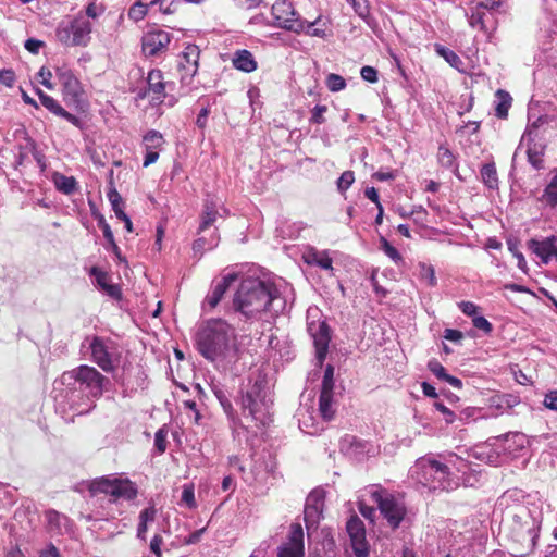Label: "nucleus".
<instances>
[{
  "mask_svg": "<svg viewBox=\"0 0 557 557\" xmlns=\"http://www.w3.org/2000/svg\"><path fill=\"white\" fill-rule=\"evenodd\" d=\"M210 389L213 393V395L215 396V398L219 400L225 414L230 419L234 420L236 413H235V410H234L232 401H231V393H230L228 388L221 382L212 380L210 383Z\"/></svg>",
  "mask_w": 557,
  "mask_h": 557,
  "instance_id": "obj_24",
  "label": "nucleus"
},
{
  "mask_svg": "<svg viewBox=\"0 0 557 557\" xmlns=\"http://www.w3.org/2000/svg\"><path fill=\"white\" fill-rule=\"evenodd\" d=\"M437 160L441 166L453 170L456 175H458V164L456 160V156L453 151L445 145H441L437 151Z\"/></svg>",
  "mask_w": 557,
  "mask_h": 557,
  "instance_id": "obj_35",
  "label": "nucleus"
},
{
  "mask_svg": "<svg viewBox=\"0 0 557 557\" xmlns=\"http://www.w3.org/2000/svg\"><path fill=\"white\" fill-rule=\"evenodd\" d=\"M546 120H547V116H540L535 122H533L532 124H529L527 126V129L524 131V133H523V135L521 137L520 144H519L517 150L513 153L512 162L516 161V158L518 156V151H519L520 147L527 141L528 162L535 170H541V169L544 168L543 156H544V151H545V146L542 145V144L535 143L533 134H534V131L541 124L546 122Z\"/></svg>",
  "mask_w": 557,
  "mask_h": 557,
  "instance_id": "obj_12",
  "label": "nucleus"
},
{
  "mask_svg": "<svg viewBox=\"0 0 557 557\" xmlns=\"http://www.w3.org/2000/svg\"><path fill=\"white\" fill-rule=\"evenodd\" d=\"M411 479L430 491H453L460 485V479L444 461L431 456L419 458L410 468Z\"/></svg>",
  "mask_w": 557,
  "mask_h": 557,
  "instance_id": "obj_4",
  "label": "nucleus"
},
{
  "mask_svg": "<svg viewBox=\"0 0 557 557\" xmlns=\"http://www.w3.org/2000/svg\"><path fill=\"white\" fill-rule=\"evenodd\" d=\"M91 23L82 15L70 21H62L57 29V39L67 47H86L90 41Z\"/></svg>",
  "mask_w": 557,
  "mask_h": 557,
  "instance_id": "obj_8",
  "label": "nucleus"
},
{
  "mask_svg": "<svg viewBox=\"0 0 557 557\" xmlns=\"http://www.w3.org/2000/svg\"><path fill=\"white\" fill-rule=\"evenodd\" d=\"M543 405L549 410L557 411V389L548 391L545 394Z\"/></svg>",
  "mask_w": 557,
  "mask_h": 557,
  "instance_id": "obj_61",
  "label": "nucleus"
},
{
  "mask_svg": "<svg viewBox=\"0 0 557 557\" xmlns=\"http://www.w3.org/2000/svg\"><path fill=\"white\" fill-rule=\"evenodd\" d=\"M26 148H29V151L33 153L37 164L41 168V170H45V156L40 151H38L36 141L33 140L32 138H27Z\"/></svg>",
  "mask_w": 557,
  "mask_h": 557,
  "instance_id": "obj_54",
  "label": "nucleus"
},
{
  "mask_svg": "<svg viewBox=\"0 0 557 557\" xmlns=\"http://www.w3.org/2000/svg\"><path fill=\"white\" fill-rule=\"evenodd\" d=\"M545 264L557 262V246H529Z\"/></svg>",
  "mask_w": 557,
  "mask_h": 557,
  "instance_id": "obj_39",
  "label": "nucleus"
},
{
  "mask_svg": "<svg viewBox=\"0 0 557 557\" xmlns=\"http://www.w3.org/2000/svg\"><path fill=\"white\" fill-rule=\"evenodd\" d=\"M428 369L440 380L445 381L448 376L446 369L436 359H432L428 363Z\"/></svg>",
  "mask_w": 557,
  "mask_h": 557,
  "instance_id": "obj_55",
  "label": "nucleus"
},
{
  "mask_svg": "<svg viewBox=\"0 0 557 557\" xmlns=\"http://www.w3.org/2000/svg\"><path fill=\"white\" fill-rule=\"evenodd\" d=\"M90 351V360L107 373L114 372L120 363L121 354L117 344L101 336H88L85 338Z\"/></svg>",
  "mask_w": 557,
  "mask_h": 557,
  "instance_id": "obj_6",
  "label": "nucleus"
},
{
  "mask_svg": "<svg viewBox=\"0 0 557 557\" xmlns=\"http://www.w3.org/2000/svg\"><path fill=\"white\" fill-rule=\"evenodd\" d=\"M301 228L302 227L299 223L286 221L281 224L278 231L282 234L283 239L294 240L298 238Z\"/></svg>",
  "mask_w": 557,
  "mask_h": 557,
  "instance_id": "obj_41",
  "label": "nucleus"
},
{
  "mask_svg": "<svg viewBox=\"0 0 557 557\" xmlns=\"http://www.w3.org/2000/svg\"><path fill=\"white\" fill-rule=\"evenodd\" d=\"M346 530L350 539V545L357 557H367L369 544L366 539L364 524L360 518L352 516L346 523Z\"/></svg>",
  "mask_w": 557,
  "mask_h": 557,
  "instance_id": "obj_17",
  "label": "nucleus"
},
{
  "mask_svg": "<svg viewBox=\"0 0 557 557\" xmlns=\"http://www.w3.org/2000/svg\"><path fill=\"white\" fill-rule=\"evenodd\" d=\"M36 94L41 106L45 107L49 112L66 120L79 129L84 128V122L78 116L67 112L53 97L47 95L40 89H37Z\"/></svg>",
  "mask_w": 557,
  "mask_h": 557,
  "instance_id": "obj_21",
  "label": "nucleus"
},
{
  "mask_svg": "<svg viewBox=\"0 0 557 557\" xmlns=\"http://www.w3.org/2000/svg\"><path fill=\"white\" fill-rule=\"evenodd\" d=\"M45 516L51 533L64 534L72 531V521L66 516L53 509L47 510Z\"/></svg>",
  "mask_w": 557,
  "mask_h": 557,
  "instance_id": "obj_25",
  "label": "nucleus"
},
{
  "mask_svg": "<svg viewBox=\"0 0 557 557\" xmlns=\"http://www.w3.org/2000/svg\"><path fill=\"white\" fill-rule=\"evenodd\" d=\"M384 253L397 265H404L405 261L395 246H382Z\"/></svg>",
  "mask_w": 557,
  "mask_h": 557,
  "instance_id": "obj_60",
  "label": "nucleus"
},
{
  "mask_svg": "<svg viewBox=\"0 0 557 557\" xmlns=\"http://www.w3.org/2000/svg\"><path fill=\"white\" fill-rule=\"evenodd\" d=\"M88 273L94 286L97 289L112 299H121V287L117 284L112 283V276L110 272L103 270L100 267H91Z\"/></svg>",
  "mask_w": 557,
  "mask_h": 557,
  "instance_id": "obj_20",
  "label": "nucleus"
},
{
  "mask_svg": "<svg viewBox=\"0 0 557 557\" xmlns=\"http://www.w3.org/2000/svg\"><path fill=\"white\" fill-rule=\"evenodd\" d=\"M181 502L189 509H195L197 507L194 484L189 483L183 485Z\"/></svg>",
  "mask_w": 557,
  "mask_h": 557,
  "instance_id": "obj_46",
  "label": "nucleus"
},
{
  "mask_svg": "<svg viewBox=\"0 0 557 557\" xmlns=\"http://www.w3.org/2000/svg\"><path fill=\"white\" fill-rule=\"evenodd\" d=\"M325 84L332 92L341 91L346 87V81L344 77L334 73L326 76Z\"/></svg>",
  "mask_w": 557,
  "mask_h": 557,
  "instance_id": "obj_48",
  "label": "nucleus"
},
{
  "mask_svg": "<svg viewBox=\"0 0 557 557\" xmlns=\"http://www.w3.org/2000/svg\"><path fill=\"white\" fill-rule=\"evenodd\" d=\"M240 274L236 271H227L222 274L221 278L214 281L211 292L203 300V309H214L230 286L239 278Z\"/></svg>",
  "mask_w": 557,
  "mask_h": 557,
  "instance_id": "obj_19",
  "label": "nucleus"
},
{
  "mask_svg": "<svg viewBox=\"0 0 557 557\" xmlns=\"http://www.w3.org/2000/svg\"><path fill=\"white\" fill-rule=\"evenodd\" d=\"M107 197L111 203L112 210L114 211L117 219L126 218V213L124 212V201L121 195L117 193L113 182L111 181L107 190Z\"/></svg>",
  "mask_w": 557,
  "mask_h": 557,
  "instance_id": "obj_36",
  "label": "nucleus"
},
{
  "mask_svg": "<svg viewBox=\"0 0 557 557\" xmlns=\"http://www.w3.org/2000/svg\"><path fill=\"white\" fill-rule=\"evenodd\" d=\"M304 260L309 265H315L323 270H330V271L333 270V267H332L333 261L329 255V251H326V250L319 251V250L314 249L313 247H311L304 255Z\"/></svg>",
  "mask_w": 557,
  "mask_h": 557,
  "instance_id": "obj_26",
  "label": "nucleus"
},
{
  "mask_svg": "<svg viewBox=\"0 0 557 557\" xmlns=\"http://www.w3.org/2000/svg\"><path fill=\"white\" fill-rule=\"evenodd\" d=\"M444 463L449 466V471L454 472L460 480V474L463 475L471 470L468 459L451 453L444 457Z\"/></svg>",
  "mask_w": 557,
  "mask_h": 557,
  "instance_id": "obj_30",
  "label": "nucleus"
},
{
  "mask_svg": "<svg viewBox=\"0 0 557 557\" xmlns=\"http://www.w3.org/2000/svg\"><path fill=\"white\" fill-rule=\"evenodd\" d=\"M348 3L351 4L355 13L361 17L362 20H366L369 15V3L368 0H346Z\"/></svg>",
  "mask_w": 557,
  "mask_h": 557,
  "instance_id": "obj_52",
  "label": "nucleus"
},
{
  "mask_svg": "<svg viewBox=\"0 0 557 557\" xmlns=\"http://www.w3.org/2000/svg\"><path fill=\"white\" fill-rule=\"evenodd\" d=\"M334 391H321L319 397V412L324 421H330L335 414Z\"/></svg>",
  "mask_w": 557,
  "mask_h": 557,
  "instance_id": "obj_28",
  "label": "nucleus"
},
{
  "mask_svg": "<svg viewBox=\"0 0 557 557\" xmlns=\"http://www.w3.org/2000/svg\"><path fill=\"white\" fill-rule=\"evenodd\" d=\"M461 312L472 319L478 315L479 307L472 301H461L458 304Z\"/></svg>",
  "mask_w": 557,
  "mask_h": 557,
  "instance_id": "obj_62",
  "label": "nucleus"
},
{
  "mask_svg": "<svg viewBox=\"0 0 557 557\" xmlns=\"http://www.w3.org/2000/svg\"><path fill=\"white\" fill-rule=\"evenodd\" d=\"M216 216H218V211H216L215 207L212 203L211 205L206 203L205 211H203V214L201 218V223L199 226V232H203L208 227L213 225V223L216 220Z\"/></svg>",
  "mask_w": 557,
  "mask_h": 557,
  "instance_id": "obj_42",
  "label": "nucleus"
},
{
  "mask_svg": "<svg viewBox=\"0 0 557 557\" xmlns=\"http://www.w3.org/2000/svg\"><path fill=\"white\" fill-rule=\"evenodd\" d=\"M511 532L516 541L535 545L541 525V517L533 516L525 506L513 507L509 510Z\"/></svg>",
  "mask_w": 557,
  "mask_h": 557,
  "instance_id": "obj_7",
  "label": "nucleus"
},
{
  "mask_svg": "<svg viewBox=\"0 0 557 557\" xmlns=\"http://www.w3.org/2000/svg\"><path fill=\"white\" fill-rule=\"evenodd\" d=\"M91 495L99 493L108 494L115 499H134L137 496V487L129 479L101 476L89 484Z\"/></svg>",
  "mask_w": 557,
  "mask_h": 557,
  "instance_id": "obj_9",
  "label": "nucleus"
},
{
  "mask_svg": "<svg viewBox=\"0 0 557 557\" xmlns=\"http://www.w3.org/2000/svg\"><path fill=\"white\" fill-rule=\"evenodd\" d=\"M319 315V310L317 308L308 310V332L313 339V344L315 347V356L320 364L323 363L327 351L329 344L331 341V331L329 325L324 320H315L314 318Z\"/></svg>",
  "mask_w": 557,
  "mask_h": 557,
  "instance_id": "obj_11",
  "label": "nucleus"
},
{
  "mask_svg": "<svg viewBox=\"0 0 557 557\" xmlns=\"http://www.w3.org/2000/svg\"><path fill=\"white\" fill-rule=\"evenodd\" d=\"M320 21V17L313 22H307L305 20V29L302 32L312 37L324 38L326 36L325 29L318 27Z\"/></svg>",
  "mask_w": 557,
  "mask_h": 557,
  "instance_id": "obj_49",
  "label": "nucleus"
},
{
  "mask_svg": "<svg viewBox=\"0 0 557 557\" xmlns=\"http://www.w3.org/2000/svg\"><path fill=\"white\" fill-rule=\"evenodd\" d=\"M321 391H334V368L331 364L325 368Z\"/></svg>",
  "mask_w": 557,
  "mask_h": 557,
  "instance_id": "obj_53",
  "label": "nucleus"
},
{
  "mask_svg": "<svg viewBox=\"0 0 557 557\" xmlns=\"http://www.w3.org/2000/svg\"><path fill=\"white\" fill-rule=\"evenodd\" d=\"M272 15L275 20L273 25L276 27L296 34H300L305 29V20L295 11L293 3L287 0H276L272 5Z\"/></svg>",
  "mask_w": 557,
  "mask_h": 557,
  "instance_id": "obj_13",
  "label": "nucleus"
},
{
  "mask_svg": "<svg viewBox=\"0 0 557 557\" xmlns=\"http://www.w3.org/2000/svg\"><path fill=\"white\" fill-rule=\"evenodd\" d=\"M232 63L236 70L245 73H251L257 69V61L253 54L246 49L235 51Z\"/></svg>",
  "mask_w": 557,
  "mask_h": 557,
  "instance_id": "obj_27",
  "label": "nucleus"
},
{
  "mask_svg": "<svg viewBox=\"0 0 557 557\" xmlns=\"http://www.w3.org/2000/svg\"><path fill=\"white\" fill-rule=\"evenodd\" d=\"M525 498V493L522 490L519 488H510L507 490L502 497L499 498L500 505H506L509 507L510 505H516L515 507L521 506L520 503H522Z\"/></svg>",
  "mask_w": 557,
  "mask_h": 557,
  "instance_id": "obj_40",
  "label": "nucleus"
},
{
  "mask_svg": "<svg viewBox=\"0 0 557 557\" xmlns=\"http://www.w3.org/2000/svg\"><path fill=\"white\" fill-rule=\"evenodd\" d=\"M512 98L509 92L498 89L495 94V115L498 119H507L508 111L511 107Z\"/></svg>",
  "mask_w": 557,
  "mask_h": 557,
  "instance_id": "obj_33",
  "label": "nucleus"
},
{
  "mask_svg": "<svg viewBox=\"0 0 557 557\" xmlns=\"http://www.w3.org/2000/svg\"><path fill=\"white\" fill-rule=\"evenodd\" d=\"M368 443L359 441L355 437L350 438L349 448L347 453L357 459H360L364 454L369 453Z\"/></svg>",
  "mask_w": 557,
  "mask_h": 557,
  "instance_id": "obj_45",
  "label": "nucleus"
},
{
  "mask_svg": "<svg viewBox=\"0 0 557 557\" xmlns=\"http://www.w3.org/2000/svg\"><path fill=\"white\" fill-rule=\"evenodd\" d=\"M480 174L487 188L495 189L498 187V176L494 162L483 164Z\"/></svg>",
  "mask_w": 557,
  "mask_h": 557,
  "instance_id": "obj_38",
  "label": "nucleus"
},
{
  "mask_svg": "<svg viewBox=\"0 0 557 557\" xmlns=\"http://www.w3.org/2000/svg\"><path fill=\"white\" fill-rule=\"evenodd\" d=\"M55 186L58 190L70 195L76 189V180L73 176L59 175L55 178Z\"/></svg>",
  "mask_w": 557,
  "mask_h": 557,
  "instance_id": "obj_44",
  "label": "nucleus"
},
{
  "mask_svg": "<svg viewBox=\"0 0 557 557\" xmlns=\"http://www.w3.org/2000/svg\"><path fill=\"white\" fill-rule=\"evenodd\" d=\"M469 25L473 28H479L482 32H487V21L492 17L491 13L485 12L480 9V7L474 5L471 9L470 14L467 13Z\"/></svg>",
  "mask_w": 557,
  "mask_h": 557,
  "instance_id": "obj_34",
  "label": "nucleus"
},
{
  "mask_svg": "<svg viewBox=\"0 0 557 557\" xmlns=\"http://www.w3.org/2000/svg\"><path fill=\"white\" fill-rule=\"evenodd\" d=\"M195 345L199 354L211 362L235 360L239 346L235 327L221 318L208 319L199 324Z\"/></svg>",
  "mask_w": 557,
  "mask_h": 557,
  "instance_id": "obj_2",
  "label": "nucleus"
},
{
  "mask_svg": "<svg viewBox=\"0 0 557 557\" xmlns=\"http://www.w3.org/2000/svg\"><path fill=\"white\" fill-rule=\"evenodd\" d=\"M63 383L71 384L74 382L78 385V391L85 394L82 403H76L75 397L77 392L71 393L70 408L75 414L88 413L95 408V400L100 398L103 394L106 386L109 384V379L101 374L96 368L87 364H81L62 374Z\"/></svg>",
  "mask_w": 557,
  "mask_h": 557,
  "instance_id": "obj_3",
  "label": "nucleus"
},
{
  "mask_svg": "<svg viewBox=\"0 0 557 557\" xmlns=\"http://www.w3.org/2000/svg\"><path fill=\"white\" fill-rule=\"evenodd\" d=\"M277 557H305L304 531L299 523H293L287 540L277 548Z\"/></svg>",
  "mask_w": 557,
  "mask_h": 557,
  "instance_id": "obj_18",
  "label": "nucleus"
},
{
  "mask_svg": "<svg viewBox=\"0 0 557 557\" xmlns=\"http://www.w3.org/2000/svg\"><path fill=\"white\" fill-rule=\"evenodd\" d=\"M418 267L420 280L424 281L429 286H435L437 281L433 265L420 262Z\"/></svg>",
  "mask_w": 557,
  "mask_h": 557,
  "instance_id": "obj_43",
  "label": "nucleus"
},
{
  "mask_svg": "<svg viewBox=\"0 0 557 557\" xmlns=\"http://www.w3.org/2000/svg\"><path fill=\"white\" fill-rule=\"evenodd\" d=\"M171 33L162 29L150 30L141 37V51L146 58L161 55L170 45Z\"/></svg>",
  "mask_w": 557,
  "mask_h": 557,
  "instance_id": "obj_15",
  "label": "nucleus"
},
{
  "mask_svg": "<svg viewBox=\"0 0 557 557\" xmlns=\"http://www.w3.org/2000/svg\"><path fill=\"white\" fill-rule=\"evenodd\" d=\"M475 5L480 7V9L484 10L485 12L488 11V13H493L496 11H499V9L503 5L502 0H476Z\"/></svg>",
  "mask_w": 557,
  "mask_h": 557,
  "instance_id": "obj_56",
  "label": "nucleus"
},
{
  "mask_svg": "<svg viewBox=\"0 0 557 557\" xmlns=\"http://www.w3.org/2000/svg\"><path fill=\"white\" fill-rule=\"evenodd\" d=\"M371 498L388 524L393 529L398 528L406 513L405 505L394 495L382 488L373 490Z\"/></svg>",
  "mask_w": 557,
  "mask_h": 557,
  "instance_id": "obj_10",
  "label": "nucleus"
},
{
  "mask_svg": "<svg viewBox=\"0 0 557 557\" xmlns=\"http://www.w3.org/2000/svg\"><path fill=\"white\" fill-rule=\"evenodd\" d=\"M360 75L363 81L372 84L379 81L377 70L370 65L362 66L360 70Z\"/></svg>",
  "mask_w": 557,
  "mask_h": 557,
  "instance_id": "obj_59",
  "label": "nucleus"
},
{
  "mask_svg": "<svg viewBox=\"0 0 557 557\" xmlns=\"http://www.w3.org/2000/svg\"><path fill=\"white\" fill-rule=\"evenodd\" d=\"M550 180L546 185L540 201L544 203L546 207L556 208L557 207V169L550 171Z\"/></svg>",
  "mask_w": 557,
  "mask_h": 557,
  "instance_id": "obj_29",
  "label": "nucleus"
},
{
  "mask_svg": "<svg viewBox=\"0 0 557 557\" xmlns=\"http://www.w3.org/2000/svg\"><path fill=\"white\" fill-rule=\"evenodd\" d=\"M166 435L168 432L164 429H159L154 434V447L159 454H163L166 450Z\"/></svg>",
  "mask_w": 557,
  "mask_h": 557,
  "instance_id": "obj_57",
  "label": "nucleus"
},
{
  "mask_svg": "<svg viewBox=\"0 0 557 557\" xmlns=\"http://www.w3.org/2000/svg\"><path fill=\"white\" fill-rule=\"evenodd\" d=\"M147 86H148V88L140 91L138 94V97L140 99H143L147 96L148 92H151L153 95L152 100L158 104L162 103L164 101V99L166 98V94H165L166 83L164 82L163 74L160 70L154 69L148 73Z\"/></svg>",
  "mask_w": 557,
  "mask_h": 557,
  "instance_id": "obj_22",
  "label": "nucleus"
},
{
  "mask_svg": "<svg viewBox=\"0 0 557 557\" xmlns=\"http://www.w3.org/2000/svg\"><path fill=\"white\" fill-rule=\"evenodd\" d=\"M472 324L475 329L483 331L485 334H490L493 331L492 323L479 314L472 319Z\"/></svg>",
  "mask_w": 557,
  "mask_h": 557,
  "instance_id": "obj_58",
  "label": "nucleus"
},
{
  "mask_svg": "<svg viewBox=\"0 0 557 557\" xmlns=\"http://www.w3.org/2000/svg\"><path fill=\"white\" fill-rule=\"evenodd\" d=\"M355 182V174L352 171H345L338 177L336 185L339 193H345Z\"/></svg>",
  "mask_w": 557,
  "mask_h": 557,
  "instance_id": "obj_50",
  "label": "nucleus"
},
{
  "mask_svg": "<svg viewBox=\"0 0 557 557\" xmlns=\"http://www.w3.org/2000/svg\"><path fill=\"white\" fill-rule=\"evenodd\" d=\"M200 49L196 45H188L178 54L177 67L181 72V82L190 84L198 72Z\"/></svg>",
  "mask_w": 557,
  "mask_h": 557,
  "instance_id": "obj_16",
  "label": "nucleus"
},
{
  "mask_svg": "<svg viewBox=\"0 0 557 557\" xmlns=\"http://www.w3.org/2000/svg\"><path fill=\"white\" fill-rule=\"evenodd\" d=\"M271 404L265 382L261 379L250 384L240 398L243 412H248L261 425H267L270 422Z\"/></svg>",
  "mask_w": 557,
  "mask_h": 557,
  "instance_id": "obj_5",
  "label": "nucleus"
},
{
  "mask_svg": "<svg viewBox=\"0 0 557 557\" xmlns=\"http://www.w3.org/2000/svg\"><path fill=\"white\" fill-rule=\"evenodd\" d=\"M473 457L478 460L490 465H496L499 459V455L495 453L488 445H478L468 453V458Z\"/></svg>",
  "mask_w": 557,
  "mask_h": 557,
  "instance_id": "obj_32",
  "label": "nucleus"
},
{
  "mask_svg": "<svg viewBox=\"0 0 557 557\" xmlns=\"http://www.w3.org/2000/svg\"><path fill=\"white\" fill-rule=\"evenodd\" d=\"M325 112H327V107L325 104H317L311 110V116L309 119V123L317 124V125L325 123V121H326L324 117Z\"/></svg>",
  "mask_w": 557,
  "mask_h": 557,
  "instance_id": "obj_51",
  "label": "nucleus"
},
{
  "mask_svg": "<svg viewBox=\"0 0 557 557\" xmlns=\"http://www.w3.org/2000/svg\"><path fill=\"white\" fill-rule=\"evenodd\" d=\"M509 251L512 253V256L517 259V265L518 268L523 272H528V264L523 257V255L518 250V246H508Z\"/></svg>",
  "mask_w": 557,
  "mask_h": 557,
  "instance_id": "obj_64",
  "label": "nucleus"
},
{
  "mask_svg": "<svg viewBox=\"0 0 557 557\" xmlns=\"http://www.w3.org/2000/svg\"><path fill=\"white\" fill-rule=\"evenodd\" d=\"M15 73L11 69L0 70V83L7 87H12L15 83Z\"/></svg>",
  "mask_w": 557,
  "mask_h": 557,
  "instance_id": "obj_63",
  "label": "nucleus"
},
{
  "mask_svg": "<svg viewBox=\"0 0 557 557\" xmlns=\"http://www.w3.org/2000/svg\"><path fill=\"white\" fill-rule=\"evenodd\" d=\"M323 498L322 491H313L308 495L304 510L307 527L319 521L323 510Z\"/></svg>",
  "mask_w": 557,
  "mask_h": 557,
  "instance_id": "obj_23",
  "label": "nucleus"
},
{
  "mask_svg": "<svg viewBox=\"0 0 557 557\" xmlns=\"http://www.w3.org/2000/svg\"><path fill=\"white\" fill-rule=\"evenodd\" d=\"M148 12V4L141 1L135 2L128 10V17L135 22L141 21Z\"/></svg>",
  "mask_w": 557,
  "mask_h": 557,
  "instance_id": "obj_47",
  "label": "nucleus"
},
{
  "mask_svg": "<svg viewBox=\"0 0 557 557\" xmlns=\"http://www.w3.org/2000/svg\"><path fill=\"white\" fill-rule=\"evenodd\" d=\"M55 75L62 85L63 100L67 106L81 108L83 102V87L73 71L66 66L55 69Z\"/></svg>",
  "mask_w": 557,
  "mask_h": 557,
  "instance_id": "obj_14",
  "label": "nucleus"
},
{
  "mask_svg": "<svg viewBox=\"0 0 557 557\" xmlns=\"http://www.w3.org/2000/svg\"><path fill=\"white\" fill-rule=\"evenodd\" d=\"M287 283L258 267H249L233 298V308L246 319L273 318L286 307Z\"/></svg>",
  "mask_w": 557,
  "mask_h": 557,
  "instance_id": "obj_1",
  "label": "nucleus"
},
{
  "mask_svg": "<svg viewBox=\"0 0 557 557\" xmlns=\"http://www.w3.org/2000/svg\"><path fill=\"white\" fill-rule=\"evenodd\" d=\"M165 144V139L159 131L150 129L143 136V145L145 150L159 151Z\"/></svg>",
  "mask_w": 557,
  "mask_h": 557,
  "instance_id": "obj_37",
  "label": "nucleus"
},
{
  "mask_svg": "<svg viewBox=\"0 0 557 557\" xmlns=\"http://www.w3.org/2000/svg\"><path fill=\"white\" fill-rule=\"evenodd\" d=\"M435 52L442 57L451 67L457 70L460 73L465 72V62L461 60V58L449 48L435 44L434 45Z\"/></svg>",
  "mask_w": 557,
  "mask_h": 557,
  "instance_id": "obj_31",
  "label": "nucleus"
}]
</instances>
